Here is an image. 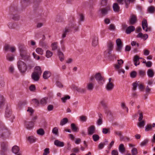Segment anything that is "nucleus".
<instances>
[{
  "instance_id": "nucleus-3",
  "label": "nucleus",
  "mask_w": 155,
  "mask_h": 155,
  "mask_svg": "<svg viewBox=\"0 0 155 155\" xmlns=\"http://www.w3.org/2000/svg\"><path fill=\"white\" fill-rule=\"evenodd\" d=\"M18 49L20 56L22 59L26 60L30 58V54L27 52L26 47L24 45H20Z\"/></svg>"
},
{
  "instance_id": "nucleus-6",
  "label": "nucleus",
  "mask_w": 155,
  "mask_h": 155,
  "mask_svg": "<svg viewBox=\"0 0 155 155\" xmlns=\"http://www.w3.org/2000/svg\"><path fill=\"white\" fill-rule=\"evenodd\" d=\"M110 10V6L109 5L105 8H100L98 12L103 15L107 14Z\"/></svg>"
},
{
  "instance_id": "nucleus-24",
  "label": "nucleus",
  "mask_w": 155,
  "mask_h": 155,
  "mask_svg": "<svg viewBox=\"0 0 155 155\" xmlns=\"http://www.w3.org/2000/svg\"><path fill=\"white\" fill-rule=\"evenodd\" d=\"M36 133L39 136H43L45 134V131L43 129L40 128L37 130Z\"/></svg>"
},
{
  "instance_id": "nucleus-46",
  "label": "nucleus",
  "mask_w": 155,
  "mask_h": 155,
  "mask_svg": "<svg viewBox=\"0 0 155 155\" xmlns=\"http://www.w3.org/2000/svg\"><path fill=\"white\" fill-rule=\"evenodd\" d=\"M155 10V8L153 6H151L149 7L148 8V11L150 13H153Z\"/></svg>"
},
{
  "instance_id": "nucleus-10",
  "label": "nucleus",
  "mask_w": 155,
  "mask_h": 155,
  "mask_svg": "<svg viewBox=\"0 0 155 155\" xmlns=\"http://www.w3.org/2000/svg\"><path fill=\"white\" fill-rule=\"evenodd\" d=\"M114 88V85L112 83H108L105 86V88L108 91H112Z\"/></svg>"
},
{
  "instance_id": "nucleus-57",
  "label": "nucleus",
  "mask_w": 155,
  "mask_h": 155,
  "mask_svg": "<svg viewBox=\"0 0 155 155\" xmlns=\"http://www.w3.org/2000/svg\"><path fill=\"white\" fill-rule=\"evenodd\" d=\"M152 128V126L151 125L148 124L145 127V130L148 131L151 130Z\"/></svg>"
},
{
  "instance_id": "nucleus-60",
  "label": "nucleus",
  "mask_w": 155,
  "mask_h": 155,
  "mask_svg": "<svg viewBox=\"0 0 155 155\" xmlns=\"http://www.w3.org/2000/svg\"><path fill=\"white\" fill-rule=\"evenodd\" d=\"M8 25L9 28H14L15 26V25L12 22H9Z\"/></svg>"
},
{
  "instance_id": "nucleus-37",
  "label": "nucleus",
  "mask_w": 155,
  "mask_h": 155,
  "mask_svg": "<svg viewBox=\"0 0 155 155\" xmlns=\"http://www.w3.org/2000/svg\"><path fill=\"white\" fill-rule=\"evenodd\" d=\"M139 83V81H136L133 83V90L135 91L136 90L137 87L138 86Z\"/></svg>"
},
{
  "instance_id": "nucleus-11",
  "label": "nucleus",
  "mask_w": 155,
  "mask_h": 155,
  "mask_svg": "<svg viewBox=\"0 0 155 155\" xmlns=\"http://www.w3.org/2000/svg\"><path fill=\"white\" fill-rule=\"evenodd\" d=\"M142 27L144 30L146 32L148 31V24L146 20L143 19L142 22Z\"/></svg>"
},
{
  "instance_id": "nucleus-45",
  "label": "nucleus",
  "mask_w": 155,
  "mask_h": 155,
  "mask_svg": "<svg viewBox=\"0 0 155 155\" xmlns=\"http://www.w3.org/2000/svg\"><path fill=\"white\" fill-rule=\"evenodd\" d=\"M149 141L148 140L145 139L140 143V145L141 147H143L146 146Z\"/></svg>"
},
{
  "instance_id": "nucleus-25",
  "label": "nucleus",
  "mask_w": 155,
  "mask_h": 155,
  "mask_svg": "<svg viewBox=\"0 0 155 155\" xmlns=\"http://www.w3.org/2000/svg\"><path fill=\"white\" fill-rule=\"evenodd\" d=\"M34 72L41 75L42 73L41 67L39 66H36L35 68Z\"/></svg>"
},
{
  "instance_id": "nucleus-18",
  "label": "nucleus",
  "mask_w": 155,
  "mask_h": 155,
  "mask_svg": "<svg viewBox=\"0 0 155 155\" xmlns=\"http://www.w3.org/2000/svg\"><path fill=\"white\" fill-rule=\"evenodd\" d=\"M54 144L59 147H62L64 146V143L63 142L60 141L58 140L54 141Z\"/></svg>"
},
{
  "instance_id": "nucleus-55",
  "label": "nucleus",
  "mask_w": 155,
  "mask_h": 155,
  "mask_svg": "<svg viewBox=\"0 0 155 155\" xmlns=\"http://www.w3.org/2000/svg\"><path fill=\"white\" fill-rule=\"evenodd\" d=\"M138 86L140 91H144V87L142 84L139 83Z\"/></svg>"
},
{
  "instance_id": "nucleus-4",
  "label": "nucleus",
  "mask_w": 155,
  "mask_h": 155,
  "mask_svg": "<svg viewBox=\"0 0 155 155\" xmlns=\"http://www.w3.org/2000/svg\"><path fill=\"white\" fill-rule=\"evenodd\" d=\"M5 116L6 117L9 118V120L12 122L13 119L15 118V116L12 114V111L9 106L7 105L6 110L5 111Z\"/></svg>"
},
{
  "instance_id": "nucleus-13",
  "label": "nucleus",
  "mask_w": 155,
  "mask_h": 155,
  "mask_svg": "<svg viewBox=\"0 0 155 155\" xmlns=\"http://www.w3.org/2000/svg\"><path fill=\"white\" fill-rule=\"evenodd\" d=\"M114 68L119 74H120L121 73L124 74L125 72V71L122 68V67H120L117 65H115Z\"/></svg>"
},
{
  "instance_id": "nucleus-34",
  "label": "nucleus",
  "mask_w": 155,
  "mask_h": 155,
  "mask_svg": "<svg viewBox=\"0 0 155 155\" xmlns=\"http://www.w3.org/2000/svg\"><path fill=\"white\" fill-rule=\"evenodd\" d=\"M108 3L107 0H101L100 2V5L101 7H104L106 6H107Z\"/></svg>"
},
{
  "instance_id": "nucleus-27",
  "label": "nucleus",
  "mask_w": 155,
  "mask_h": 155,
  "mask_svg": "<svg viewBox=\"0 0 155 155\" xmlns=\"http://www.w3.org/2000/svg\"><path fill=\"white\" fill-rule=\"evenodd\" d=\"M135 27L133 26H130L128 27L126 30V32L127 34H129L135 30Z\"/></svg>"
},
{
  "instance_id": "nucleus-2",
  "label": "nucleus",
  "mask_w": 155,
  "mask_h": 155,
  "mask_svg": "<svg viewBox=\"0 0 155 155\" xmlns=\"http://www.w3.org/2000/svg\"><path fill=\"white\" fill-rule=\"evenodd\" d=\"M17 65L19 71L22 73H24L28 68L31 69L33 66L26 64L22 61L19 60L17 62Z\"/></svg>"
},
{
  "instance_id": "nucleus-7",
  "label": "nucleus",
  "mask_w": 155,
  "mask_h": 155,
  "mask_svg": "<svg viewBox=\"0 0 155 155\" xmlns=\"http://www.w3.org/2000/svg\"><path fill=\"white\" fill-rule=\"evenodd\" d=\"M113 47V45L112 42H109L107 45V49L105 51L106 54H111V51L112 50Z\"/></svg>"
},
{
  "instance_id": "nucleus-50",
  "label": "nucleus",
  "mask_w": 155,
  "mask_h": 155,
  "mask_svg": "<svg viewBox=\"0 0 155 155\" xmlns=\"http://www.w3.org/2000/svg\"><path fill=\"white\" fill-rule=\"evenodd\" d=\"M58 129L57 127H54L52 130V132L55 135H58Z\"/></svg>"
},
{
  "instance_id": "nucleus-22",
  "label": "nucleus",
  "mask_w": 155,
  "mask_h": 155,
  "mask_svg": "<svg viewBox=\"0 0 155 155\" xmlns=\"http://www.w3.org/2000/svg\"><path fill=\"white\" fill-rule=\"evenodd\" d=\"M133 61L134 65L136 66L140 64L139 58L138 56L136 55L134 57Z\"/></svg>"
},
{
  "instance_id": "nucleus-51",
  "label": "nucleus",
  "mask_w": 155,
  "mask_h": 155,
  "mask_svg": "<svg viewBox=\"0 0 155 155\" xmlns=\"http://www.w3.org/2000/svg\"><path fill=\"white\" fill-rule=\"evenodd\" d=\"M117 64H115V65H117L120 67H122V65L124 63L123 61L121 59L118 60H117Z\"/></svg>"
},
{
  "instance_id": "nucleus-62",
  "label": "nucleus",
  "mask_w": 155,
  "mask_h": 155,
  "mask_svg": "<svg viewBox=\"0 0 155 155\" xmlns=\"http://www.w3.org/2000/svg\"><path fill=\"white\" fill-rule=\"evenodd\" d=\"M75 89L79 92L82 93L84 92L85 91V90L84 89L78 88V87H76Z\"/></svg>"
},
{
  "instance_id": "nucleus-56",
  "label": "nucleus",
  "mask_w": 155,
  "mask_h": 155,
  "mask_svg": "<svg viewBox=\"0 0 155 155\" xmlns=\"http://www.w3.org/2000/svg\"><path fill=\"white\" fill-rule=\"evenodd\" d=\"M92 137L94 140L95 141H97L99 139V136L97 134L94 135Z\"/></svg>"
},
{
  "instance_id": "nucleus-36",
  "label": "nucleus",
  "mask_w": 155,
  "mask_h": 155,
  "mask_svg": "<svg viewBox=\"0 0 155 155\" xmlns=\"http://www.w3.org/2000/svg\"><path fill=\"white\" fill-rule=\"evenodd\" d=\"M58 55L60 59V60L62 61L64 59V56L63 54L60 51H58Z\"/></svg>"
},
{
  "instance_id": "nucleus-8",
  "label": "nucleus",
  "mask_w": 155,
  "mask_h": 155,
  "mask_svg": "<svg viewBox=\"0 0 155 155\" xmlns=\"http://www.w3.org/2000/svg\"><path fill=\"white\" fill-rule=\"evenodd\" d=\"M116 43L117 45V50L120 51L122 49L123 45L121 40L120 38H118L116 40Z\"/></svg>"
},
{
  "instance_id": "nucleus-42",
  "label": "nucleus",
  "mask_w": 155,
  "mask_h": 155,
  "mask_svg": "<svg viewBox=\"0 0 155 155\" xmlns=\"http://www.w3.org/2000/svg\"><path fill=\"white\" fill-rule=\"evenodd\" d=\"M53 55V53L49 50H47L46 52L45 56L48 58H49L51 57Z\"/></svg>"
},
{
  "instance_id": "nucleus-39",
  "label": "nucleus",
  "mask_w": 155,
  "mask_h": 155,
  "mask_svg": "<svg viewBox=\"0 0 155 155\" xmlns=\"http://www.w3.org/2000/svg\"><path fill=\"white\" fill-rule=\"evenodd\" d=\"M70 99V97L69 95H65L64 97L61 98V100L62 102L64 103H65L68 100Z\"/></svg>"
},
{
  "instance_id": "nucleus-59",
  "label": "nucleus",
  "mask_w": 155,
  "mask_h": 155,
  "mask_svg": "<svg viewBox=\"0 0 155 155\" xmlns=\"http://www.w3.org/2000/svg\"><path fill=\"white\" fill-rule=\"evenodd\" d=\"M32 55L33 56V57L34 59L37 60H39L40 59V57L39 56L36 54L35 52H33L32 53Z\"/></svg>"
},
{
  "instance_id": "nucleus-44",
  "label": "nucleus",
  "mask_w": 155,
  "mask_h": 155,
  "mask_svg": "<svg viewBox=\"0 0 155 155\" xmlns=\"http://www.w3.org/2000/svg\"><path fill=\"white\" fill-rule=\"evenodd\" d=\"M57 44L58 43L57 42H54L52 43L51 45V47L52 50H55L57 49Z\"/></svg>"
},
{
  "instance_id": "nucleus-61",
  "label": "nucleus",
  "mask_w": 155,
  "mask_h": 155,
  "mask_svg": "<svg viewBox=\"0 0 155 155\" xmlns=\"http://www.w3.org/2000/svg\"><path fill=\"white\" fill-rule=\"evenodd\" d=\"M115 27L114 25L112 24H110L108 27L109 29L111 31L114 30L115 29Z\"/></svg>"
},
{
  "instance_id": "nucleus-49",
  "label": "nucleus",
  "mask_w": 155,
  "mask_h": 155,
  "mask_svg": "<svg viewBox=\"0 0 155 155\" xmlns=\"http://www.w3.org/2000/svg\"><path fill=\"white\" fill-rule=\"evenodd\" d=\"M71 127L72 129L74 131H77L78 129V128L75 126V124L74 123L71 124Z\"/></svg>"
},
{
  "instance_id": "nucleus-53",
  "label": "nucleus",
  "mask_w": 155,
  "mask_h": 155,
  "mask_svg": "<svg viewBox=\"0 0 155 155\" xmlns=\"http://www.w3.org/2000/svg\"><path fill=\"white\" fill-rule=\"evenodd\" d=\"M132 155H136L137 153V149L135 148H133L131 150Z\"/></svg>"
},
{
  "instance_id": "nucleus-64",
  "label": "nucleus",
  "mask_w": 155,
  "mask_h": 155,
  "mask_svg": "<svg viewBox=\"0 0 155 155\" xmlns=\"http://www.w3.org/2000/svg\"><path fill=\"white\" fill-rule=\"evenodd\" d=\"M49 148H47L45 149L44 152L43 154V155H47L49 153Z\"/></svg>"
},
{
  "instance_id": "nucleus-48",
  "label": "nucleus",
  "mask_w": 155,
  "mask_h": 155,
  "mask_svg": "<svg viewBox=\"0 0 155 155\" xmlns=\"http://www.w3.org/2000/svg\"><path fill=\"white\" fill-rule=\"evenodd\" d=\"M80 120L82 122H86L87 120V117L84 116H81L79 117Z\"/></svg>"
},
{
  "instance_id": "nucleus-41",
  "label": "nucleus",
  "mask_w": 155,
  "mask_h": 155,
  "mask_svg": "<svg viewBox=\"0 0 155 155\" xmlns=\"http://www.w3.org/2000/svg\"><path fill=\"white\" fill-rule=\"evenodd\" d=\"M121 108L124 109L126 110L127 112H128V109L126 105V104L124 102H123L121 103Z\"/></svg>"
},
{
  "instance_id": "nucleus-33",
  "label": "nucleus",
  "mask_w": 155,
  "mask_h": 155,
  "mask_svg": "<svg viewBox=\"0 0 155 155\" xmlns=\"http://www.w3.org/2000/svg\"><path fill=\"white\" fill-rule=\"evenodd\" d=\"M18 147L17 146H14L12 148V152L15 154H17L19 151Z\"/></svg>"
},
{
  "instance_id": "nucleus-26",
  "label": "nucleus",
  "mask_w": 155,
  "mask_h": 155,
  "mask_svg": "<svg viewBox=\"0 0 155 155\" xmlns=\"http://www.w3.org/2000/svg\"><path fill=\"white\" fill-rule=\"evenodd\" d=\"M6 59L9 61H13L15 60L14 56L12 54H8L6 56Z\"/></svg>"
},
{
  "instance_id": "nucleus-31",
  "label": "nucleus",
  "mask_w": 155,
  "mask_h": 155,
  "mask_svg": "<svg viewBox=\"0 0 155 155\" xmlns=\"http://www.w3.org/2000/svg\"><path fill=\"white\" fill-rule=\"evenodd\" d=\"M27 140L30 143H33L35 142L36 138L33 136H30L27 138Z\"/></svg>"
},
{
  "instance_id": "nucleus-14",
  "label": "nucleus",
  "mask_w": 155,
  "mask_h": 155,
  "mask_svg": "<svg viewBox=\"0 0 155 155\" xmlns=\"http://www.w3.org/2000/svg\"><path fill=\"white\" fill-rule=\"evenodd\" d=\"M98 44V38L96 35L94 36L92 38V45L94 47H95Z\"/></svg>"
},
{
  "instance_id": "nucleus-23",
  "label": "nucleus",
  "mask_w": 155,
  "mask_h": 155,
  "mask_svg": "<svg viewBox=\"0 0 155 155\" xmlns=\"http://www.w3.org/2000/svg\"><path fill=\"white\" fill-rule=\"evenodd\" d=\"M98 119L97 121V125L100 126L102 124L103 116L101 114H98Z\"/></svg>"
},
{
  "instance_id": "nucleus-47",
  "label": "nucleus",
  "mask_w": 155,
  "mask_h": 155,
  "mask_svg": "<svg viewBox=\"0 0 155 155\" xmlns=\"http://www.w3.org/2000/svg\"><path fill=\"white\" fill-rule=\"evenodd\" d=\"M115 134L117 135L120 137V139L121 140H123V136H122V134L120 131H115L114 132Z\"/></svg>"
},
{
  "instance_id": "nucleus-38",
  "label": "nucleus",
  "mask_w": 155,
  "mask_h": 155,
  "mask_svg": "<svg viewBox=\"0 0 155 155\" xmlns=\"http://www.w3.org/2000/svg\"><path fill=\"white\" fill-rule=\"evenodd\" d=\"M145 122L144 120L139 121L137 123V126L140 128L143 127Z\"/></svg>"
},
{
  "instance_id": "nucleus-1",
  "label": "nucleus",
  "mask_w": 155,
  "mask_h": 155,
  "mask_svg": "<svg viewBox=\"0 0 155 155\" xmlns=\"http://www.w3.org/2000/svg\"><path fill=\"white\" fill-rule=\"evenodd\" d=\"M95 79L100 85H102L105 82L104 77L100 73H97L92 75L90 78V81L91 82L94 81H95Z\"/></svg>"
},
{
  "instance_id": "nucleus-32",
  "label": "nucleus",
  "mask_w": 155,
  "mask_h": 155,
  "mask_svg": "<svg viewBox=\"0 0 155 155\" xmlns=\"http://www.w3.org/2000/svg\"><path fill=\"white\" fill-rule=\"evenodd\" d=\"M36 52L38 54L42 55L43 54L44 51L40 48H37L35 49Z\"/></svg>"
},
{
  "instance_id": "nucleus-29",
  "label": "nucleus",
  "mask_w": 155,
  "mask_h": 155,
  "mask_svg": "<svg viewBox=\"0 0 155 155\" xmlns=\"http://www.w3.org/2000/svg\"><path fill=\"white\" fill-rule=\"evenodd\" d=\"M147 73L148 77L150 78L153 77L154 74L153 70L151 69H149L147 71Z\"/></svg>"
},
{
  "instance_id": "nucleus-12",
  "label": "nucleus",
  "mask_w": 155,
  "mask_h": 155,
  "mask_svg": "<svg viewBox=\"0 0 155 155\" xmlns=\"http://www.w3.org/2000/svg\"><path fill=\"white\" fill-rule=\"evenodd\" d=\"M71 29V28L70 27H67L65 29L64 31H63V34L62 35V38H64L66 37V35L69 32Z\"/></svg>"
},
{
  "instance_id": "nucleus-16",
  "label": "nucleus",
  "mask_w": 155,
  "mask_h": 155,
  "mask_svg": "<svg viewBox=\"0 0 155 155\" xmlns=\"http://www.w3.org/2000/svg\"><path fill=\"white\" fill-rule=\"evenodd\" d=\"M5 104V99L3 96L0 94V108H3Z\"/></svg>"
},
{
  "instance_id": "nucleus-19",
  "label": "nucleus",
  "mask_w": 155,
  "mask_h": 155,
  "mask_svg": "<svg viewBox=\"0 0 155 155\" xmlns=\"http://www.w3.org/2000/svg\"><path fill=\"white\" fill-rule=\"evenodd\" d=\"M34 125V123L31 122H26L25 123V126L27 129L28 130L32 129Z\"/></svg>"
},
{
  "instance_id": "nucleus-30",
  "label": "nucleus",
  "mask_w": 155,
  "mask_h": 155,
  "mask_svg": "<svg viewBox=\"0 0 155 155\" xmlns=\"http://www.w3.org/2000/svg\"><path fill=\"white\" fill-rule=\"evenodd\" d=\"M113 8L114 11L115 12H117L120 11V7L118 4L116 3L114 4Z\"/></svg>"
},
{
  "instance_id": "nucleus-40",
  "label": "nucleus",
  "mask_w": 155,
  "mask_h": 155,
  "mask_svg": "<svg viewBox=\"0 0 155 155\" xmlns=\"http://www.w3.org/2000/svg\"><path fill=\"white\" fill-rule=\"evenodd\" d=\"M68 120L67 118H64L61 120L60 125L61 126H63L66 124L68 122Z\"/></svg>"
},
{
  "instance_id": "nucleus-17",
  "label": "nucleus",
  "mask_w": 155,
  "mask_h": 155,
  "mask_svg": "<svg viewBox=\"0 0 155 155\" xmlns=\"http://www.w3.org/2000/svg\"><path fill=\"white\" fill-rule=\"evenodd\" d=\"M3 132L4 133V134L2 135V136H5L7 137H8L10 134V131L8 130L6 127L4 128V129H2Z\"/></svg>"
},
{
  "instance_id": "nucleus-5",
  "label": "nucleus",
  "mask_w": 155,
  "mask_h": 155,
  "mask_svg": "<svg viewBox=\"0 0 155 155\" xmlns=\"http://www.w3.org/2000/svg\"><path fill=\"white\" fill-rule=\"evenodd\" d=\"M118 3L121 4H125L126 8H128L130 3H134L136 2V0H117Z\"/></svg>"
},
{
  "instance_id": "nucleus-20",
  "label": "nucleus",
  "mask_w": 155,
  "mask_h": 155,
  "mask_svg": "<svg viewBox=\"0 0 155 155\" xmlns=\"http://www.w3.org/2000/svg\"><path fill=\"white\" fill-rule=\"evenodd\" d=\"M40 75H38V74L34 72L31 75V78L35 81H37L39 79Z\"/></svg>"
},
{
  "instance_id": "nucleus-52",
  "label": "nucleus",
  "mask_w": 155,
  "mask_h": 155,
  "mask_svg": "<svg viewBox=\"0 0 155 155\" xmlns=\"http://www.w3.org/2000/svg\"><path fill=\"white\" fill-rule=\"evenodd\" d=\"M139 75L141 77H143L145 75L146 73L145 72L142 70H139L138 72Z\"/></svg>"
},
{
  "instance_id": "nucleus-15",
  "label": "nucleus",
  "mask_w": 155,
  "mask_h": 155,
  "mask_svg": "<svg viewBox=\"0 0 155 155\" xmlns=\"http://www.w3.org/2000/svg\"><path fill=\"white\" fill-rule=\"evenodd\" d=\"M137 17L134 15H131L129 23L131 25H133L135 24L137 21Z\"/></svg>"
},
{
  "instance_id": "nucleus-58",
  "label": "nucleus",
  "mask_w": 155,
  "mask_h": 155,
  "mask_svg": "<svg viewBox=\"0 0 155 155\" xmlns=\"http://www.w3.org/2000/svg\"><path fill=\"white\" fill-rule=\"evenodd\" d=\"M137 75V72L135 71H133L130 73V77L131 78H135Z\"/></svg>"
},
{
  "instance_id": "nucleus-54",
  "label": "nucleus",
  "mask_w": 155,
  "mask_h": 155,
  "mask_svg": "<svg viewBox=\"0 0 155 155\" xmlns=\"http://www.w3.org/2000/svg\"><path fill=\"white\" fill-rule=\"evenodd\" d=\"M29 89L31 91H34L36 90L35 86L33 84H31L29 86Z\"/></svg>"
},
{
  "instance_id": "nucleus-43",
  "label": "nucleus",
  "mask_w": 155,
  "mask_h": 155,
  "mask_svg": "<svg viewBox=\"0 0 155 155\" xmlns=\"http://www.w3.org/2000/svg\"><path fill=\"white\" fill-rule=\"evenodd\" d=\"M48 99V97H45L42 98L40 101V103L41 104L45 105L47 103V101Z\"/></svg>"
},
{
  "instance_id": "nucleus-9",
  "label": "nucleus",
  "mask_w": 155,
  "mask_h": 155,
  "mask_svg": "<svg viewBox=\"0 0 155 155\" xmlns=\"http://www.w3.org/2000/svg\"><path fill=\"white\" fill-rule=\"evenodd\" d=\"M88 134L92 135L95 133V128L94 126H91L88 128L87 129Z\"/></svg>"
},
{
  "instance_id": "nucleus-28",
  "label": "nucleus",
  "mask_w": 155,
  "mask_h": 155,
  "mask_svg": "<svg viewBox=\"0 0 155 155\" xmlns=\"http://www.w3.org/2000/svg\"><path fill=\"white\" fill-rule=\"evenodd\" d=\"M94 87V84L91 82H89L87 84V89L89 91H92Z\"/></svg>"
},
{
  "instance_id": "nucleus-21",
  "label": "nucleus",
  "mask_w": 155,
  "mask_h": 155,
  "mask_svg": "<svg viewBox=\"0 0 155 155\" xmlns=\"http://www.w3.org/2000/svg\"><path fill=\"white\" fill-rule=\"evenodd\" d=\"M51 75V72L49 71H45L43 74V78L44 79H47L50 77Z\"/></svg>"
},
{
  "instance_id": "nucleus-35",
  "label": "nucleus",
  "mask_w": 155,
  "mask_h": 155,
  "mask_svg": "<svg viewBox=\"0 0 155 155\" xmlns=\"http://www.w3.org/2000/svg\"><path fill=\"white\" fill-rule=\"evenodd\" d=\"M119 150L121 153H123L125 151L124 145L123 144H120L119 147Z\"/></svg>"
},
{
  "instance_id": "nucleus-63",
  "label": "nucleus",
  "mask_w": 155,
  "mask_h": 155,
  "mask_svg": "<svg viewBox=\"0 0 155 155\" xmlns=\"http://www.w3.org/2000/svg\"><path fill=\"white\" fill-rule=\"evenodd\" d=\"M143 54L145 56L148 55L150 54V51L147 49H144L143 50Z\"/></svg>"
}]
</instances>
